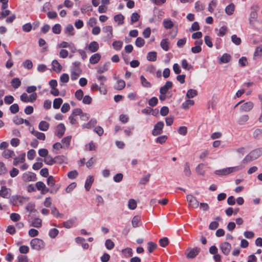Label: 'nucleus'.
<instances>
[{"label": "nucleus", "instance_id": "49530a36", "mask_svg": "<svg viewBox=\"0 0 262 262\" xmlns=\"http://www.w3.org/2000/svg\"><path fill=\"white\" fill-rule=\"evenodd\" d=\"M63 101L60 98H56L53 101V106L55 109H58L60 107Z\"/></svg>", "mask_w": 262, "mask_h": 262}, {"label": "nucleus", "instance_id": "13d9d810", "mask_svg": "<svg viewBox=\"0 0 262 262\" xmlns=\"http://www.w3.org/2000/svg\"><path fill=\"white\" fill-rule=\"evenodd\" d=\"M44 162L48 165H53L54 163H55V158L53 159L50 156L48 155L45 158Z\"/></svg>", "mask_w": 262, "mask_h": 262}, {"label": "nucleus", "instance_id": "e433bc0d", "mask_svg": "<svg viewBox=\"0 0 262 262\" xmlns=\"http://www.w3.org/2000/svg\"><path fill=\"white\" fill-rule=\"evenodd\" d=\"M125 86V82L124 80L120 79L117 80V83L114 85V88L117 90H122Z\"/></svg>", "mask_w": 262, "mask_h": 262}, {"label": "nucleus", "instance_id": "79ce46f5", "mask_svg": "<svg viewBox=\"0 0 262 262\" xmlns=\"http://www.w3.org/2000/svg\"><path fill=\"white\" fill-rule=\"evenodd\" d=\"M167 138H168V137L167 136L162 135V136H159L158 137H157L155 140V142L157 143H159L160 144H163L166 142Z\"/></svg>", "mask_w": 262, "mask_h": 262}, {"label": "nucleus", "instance_id": "dca6fc26", "mask_svg": "<svg viewBox=\"0 0 262 262\" xmlns=\"http://www.w3.org/2000/svg\"><path fill=\"white\" fill-rule=\"evenodd\" d=\"M36 188L38 190L41 191L42 194H45L49 192V189L46 186V185L42 182L39 181L35 184Z\"/></svg>", "mask_w": 262, "mask_h": 262}, {"label": "nucleus", "instance_id": "f03ea898", "mask_svg": "<svg viewBox=\"0 0 262 262\" xmlns=\"http://www.w3.org/2000/svg\"><path fill=\"white\" fill-rule=\"evenodd\" d=\"M244 167V165H240L233 167H229L217 170L215 171V173L217 176H227L232 173L237 172L242 170Z\"/></svg>", "mask_w": 262, "mask_h": 262}, {"label": "nucleus", "instance_id": "0e129e2a", "mask_svg": "<svg viewBox=\"0 0 262 262\" xmlns=\"http://www.w3.org/2000/svg\"><path fill=\"white\" fill-rule=\"evenodd\" d=\"M145 44L144 40L141 37H138L135 41V45L137 47L141 48Z\"/></svg>", "mask_w": 262, "mask_h": 262}, {"label": "nucleus", "instance_id": "e2e57ef3", "mask_svg": "<svg viewBox=\"0 0 262 262\" xmlns=\"http://www.w3.org/2000/svg\"><path fill=\"white\" fill-rule=\"evenodd\" d=\"M96 78L97 80L100 82L101 87H103L104 83L107 80L106 77L103 75H97Z\"/></svg>", "mask_w": 262, "mask_h": 262}, {"label": "nucleus", "instance_id": "c756f323", "mask_svg": "<svg viewBox=\"0 0 262 262\" xmlns=\"http://www.w3.org/2000/svg\"><path fill=\"white\" fill-rule=\"evenodd\" d=\"M2 156L6 159H9L15 156L14 151L10 149H5L2 153Z\"/></svg>", "mask_w": 262, "mask_h": 262}, {"label": "nucleus", "instance_id": "b1692460", "mask_svg": "<svg viewBox=\"0 0 262 262\" xmlns=\"http://www.w3.org/2000/svg\"><path fill=\"white\" fill-rule=\"evenodd\" d=\"M49 123L45 121H40L38 125L39 129L43 132L47 131L49 128Z\"/></svg>", "mask_w": 262, "mask_h": 262}, {"label": "nucleus", "instance_id": "5701e85b", "mask_svg": "<svg viewBox=\"0 0 262 262\" xmlns=\"http://www.w3.org/2000/svg\"><path fill=\"white\" fill-rule=\"evenodd\" d=\"M53 70L56 73H59L62 70V66L57 60H54L52 62Z\"/></svg>", "mask_w": 262, "mask_h": 262}, {"label": "nucleus", "instance_id": "3c124183", "mask_svg": "<svg viewBox=\"0 0 262 262\" xmlns=\"http://www.w3.org/2000/svg\"><path fill=\"white\" fill-rule=\"evenodd\" d=\"M67 160V158L64 156H58L55 157V163L58 164L66 163Z\"/></svg>", "mask_w": 262, "mask_h": 262}, {"label": "nucleus", "instance_id": "4c0bfd02", "mask_svg": "<svg viewBox=\"0 0 262 262\" xmlns=\"http://www.w3.org/2000/svg\"><path fill=\"white\" fill-rule=\"evenodd\" d=\"M74 29L73 26L72 25L69 24L64 29V32L69 36H73L74 34Z\"/></svg>", "mask_w": 262, "mask_h": 262}, {"label": "nucleus", "instance_id": "39448f33", "mask_svg": "<svg viewBox=\"0 0 262 262\" xmlns=\"http://www.w3.org/2000/svg\"><path fill=\"white\" fill-rule=\"evenodd\" d=\"M82 73V70L80 67V62L73 63V67L71 70V78L72 80H76Z\"/></svg>", "mask_w": 262, "mask_h": 262}, {"label": "nucleus", "instance_id": "4be33fe9", "mask_svg": "<svg viewBox=\"0 0 262 262\" xmlns=\"http://www.w3.org/2000/svg\"><path fill=\"white\" fill-rule=\"evenodd\" d=\"M25 209L30 213L36 212V210L35 209V204L33 202L28 203L25 207Z\"/></svg>", "mask_w": 262, "mask_h": 262}, {"label": "nucleus", "instance_id": "72a5a7b5", "mask_svg": "<svg viewBox=\"0 0 262 262\" xmlns=\"http://www.w3.org/2000/svg\"><path fill=\"white\" fill-rule=\"evenodd\" d=\"M88 49L91 52H95L99 49V45L95 41H92L89 44Z\"/></svg>", "mask_w": 262, "mask_h": 262}, {"label": "nucleus", "instance_id": "de8ad7c7", "mask_svg": "<svg viewBox=\"0 0 262 262\" xmlns=\"http://www.w3.org/2000/svg\"><path fill=\"white\" fill-rule=\"evenodd\" d=\"M103 30L107 34L108 37L111 38L113 36V28L112 26H106L103 28Z\"/></svg>", "mask_w": 262, "mask_h": 262}, {"label": "nucleus", "instance_id": "c03bdc74", "mask_svg": "<svg viewBox=\"0 0 262 262\" xmlns=\"http://www.w3.org/2000/svg\"><path fill=\"white\" fill-rule=\"evenodd\" d=\"M137 206V202L133 199H130L128 201V208L130 210H134L136 208Z\"/></svg>", "mask_w": 262, "mask_h": 262}, {"label": "nucleus", "instance_id": "2f4dec72", "mask_svg": "<svg viewBox=\"0 0 262 262\" xmlns=\"http://www.w3.org/2000/svg\"><path fill=\"white\" fill-rule=\"evenodd\" d=\"M230 59L231 56L227 53H224L219 59V63L220 64L228 63Z\"/></svg>", "mask_w": 262, "mask_h": 262}, {"label": "nucleus", "instance_id": "8fccbe9b", "mask_svg": "<svg viewBox=\"0 0 262 262\" xmlns=\"http://www.w3.org/2000/svg\"><path fill=\"white\" fill-rule=\"evenodd\" d=\"M198 94L196 90L193 89H190L188 90L186 97L187 98H192L196 96Z\"/></svg>", "mask_w": 262, "mask_h": 262}, {"label": "nucleus", "instance_id": "37998d69", "mask_svg": "<svg viewBox=\"0 0 262 262\" xmlns=\"http://www.w3.org/2000/svg\"><path fill=\"white\" fill-rule=\"evenodd\" d=\"M235 7L233 4H229L225 8V12L228 15H232L234 11Z\"/></svg>", "mask_w": 262, "mask_h": 262}, {"label": "nucleus", "instance_id": "f704fd0d", "mask_svg": "<svg viewBox=\"0 0 262 262\" xmlns=\"http://www.w3.org/2000/svg\"><path fill=\"white\" fill-rule=\"evenodd\" d=\"M249 120V116L248 115H243L238 117L237 122L239 125L245 124Z\"/></svg>", "mask_w": 262, "mask_h": 262}, {"label": "nucleus", "instance_id": "f3484780", "mask_svg": "<svg viewBox=\"0 0 262 262\" xmlns=\"http://www.w3.org/2000/svg\"><path fill=\"white\" fill-rule=\"evenodd\" d=\"M11 190L6 186H2L0 190V196L4 198H8L10 194Z\"/></svg>", "mask_w": 262, "mask_h": 262}, {"label": "nucleus", "instance_id": "2eb2a0df", "mask_svg": "<svg viewBox=\"0 0 262 262\" xmlns=\"http://www.w3.org/2000/svg\"><path fill=\"white\" fill-rule=\"evenodd\" d=\"M66 127L63 124L60 123L57 126L55 135L59 138H61L64 134Z\"/></svg>", "mask_w": 262, "mask_h": 262}, {"label": "nucleus", "instance_id": "473e14b6", "mask_svg": "<svg viewBox=\"0 0 262 262\" xmlns=\"http://www.w3.org/2000/svg\"><path fill=\"white\" fill-rule=\"evenodd\" d=\"M91 89L93 91H96L99 90L100 92L104 95H105L107 91L105 88H100L98 86V85L96 83H93L91 86Z\"/></svg>", "mask_w": 262, "mask_h": 262}, {"label": "nucleus", "instance_id": "603ef678", "mask_svg": "<svg viewBox=\"0 0 262 262\" xmlns=\"http://www.w3.org/2000/svg\"><path fill=\"white\" fill-rule=\"evenodd\" d=\"M147 59L148 61H156L157 59V53L156 52H149L147 55Z\"/></svg>", "mask_w": 262, "mask_h": 262}, {"label": "nucleus", "instance_id": "5fc2aeb1", "mask_svg": "<svg viewBox=\"0 0 262 262\" xmlns=\"http://www.w3.org/2000/svg\"><path fill=\"white\" fill-rule=\"evenodd\" d=\"M123 46V42L121 41H115L113 43V46L116 50H120Z\"/></svg>", "mask_w": 262, "mask_h": 262}, {"label": "nucleus", "instance_id": "4468645a", "mask_svg": "<svg viewBox=\"0 0 262 262\" xmlns=\"http://www.w3.org/2000/svg\"><path fill=\"white\" fill-rule=\"evenodd\" d=\"M29 222L30 226L36 228H39L42 226V220L38 217L31 218L29 220Z\"/></svg>", "mask_w": 262, "mask_h": 262}, {"label": "nucleus", "instance_id": "20e7f679", "mask_svg": "<svg viewBox=\"0 0 262 262\" xmlns=\"http://www.w3.org/2000/svg\"><path fill=\"white\" fill-rule=\"evenodd\" d=\"M29 200V198L20 195H13L10 200L9 203L13 206L22 205Z\"/></svg>", "mask_w": 262, "mask_h": 262}, {"label": "nucleus", "instance_id": "052dcab7", "mask_svg": "<svg viewBox=\"0 0 262 262\" xmlns=\"http://www.w3.org/2000/svg\"><path fill=\"white\" fill-rule=\"evenodd\" d=\"M10 219L13 222H18L20 220L21 217L20 215L18 213H12L10 215Z\"/></svg>", "mask_w": 262, "mask_h": 262}, {"label": "nucleus", "instance_id": "6e6552de", "mask_svg": "<svg viewBox=\"0 0 262 262\" xmlns=\"http://www.w3.org/2000/svg\"><path fill=\"white\" fill-rule=\"evenodd\" d=\"M20 98L24 102H33L37 98V94L34 93L28 96L26 93H24L20 96Z\"/></svg>", "mask_w": 262, "mask_h": 262}, {"label": "nucleus", "instance_id": "ddd939ff", "mask_svg": "<svg viewBox=\"0 0 262 262\" xmlns=\"http://www.w3.org/2000/svg\"><path fill=\"white\" fill-rule=\"evenodd\" d=\"M187 201L189 203V205L191 207L196 208L199 206V202L191 194L186 196Z\"/></svg>", "mask_w": 262, "mask_h": 262}, {"label": "nucleus", "instance_id": "a19ab883", "mask_svg": "<svg viewBox=\"0 0 262 262\" xmlns=\"http://www.w3.org/2000/svg\"><path fill=\"white\" fill-rule=\"evenodd\" d=\"M124 16L121 14H117L114 16V20L118 23V25H122L124 23Z\"/></svg>", "mask_w": 262, "mask_h": 262}, {"label": "nucleus", "instance_id": "bf43d9fd", "mask_svg": "<svg viewBox=\"0 0 262 262\" xmlns=\"http://www.w3.org/2000/svg\"><path fill=\"white\" fill-rule=\"evenodd\" d=\"M21 84V82L18 78H15L12 80L11 84L14 89L18 88Z\"/></svg>", "mask_w": 262, "mask_h": 262}, {"label": "nucleus", "instance_id": "c85d7f7f", "mask_svg": "<svg viewBox=\"0 0 262 262\" xmlns=\"http://www.w3.org/2000/svg\"><path fill=\"white\" fill-rule=\"evenodd\" d=\"M163 25L165 29H170L173 26V23L170 19H164L163 21Z\"/></svg>", "mask_w": 262, "mask_h": 262}, {"label": "nucleus", "instance_id": "6e6d98bb", "mask_svg": "<svg viewBox=\"0 0 262 262\" xmlns=\"http://www.w3.org/2000/svg\"><path fill=\"white\" fill-rule=\"evenodd\" d=\"M157 247L156 244L149 242L147 243L148 250L149 253L152 252Z\"/></svg>", "mask_w": 262, "mask_h": 262}, {"label": "nucleus", "instance_id": "9b49d317", "mask_svg": "<svg viewBox=\"0 0 262 262\" xmlns=\"http://www.w3.org/2000/svg\"><path fill=\"white\" fill-rule=\"evenodd\" d=\"M220 248L224 254L228 255L231 251V245L227 242H224L220 245Z\"/></svg>", "mask_w": 262, "mask_h": 262}, {"label": "nucleus", "instance_id": "f257e3e1", "mask_svg": "<svg viewBox=\"0 0 262 262\" xmlns=\"http://www.w3.org/2000/svg\"><path fill=\"white\" fill-rule=\"evenodd\" d=\"M262 155V147L258 148L252 150L246 155L242 161L244 164L248 163L253 161Z\"/></svg>", "mask_w": 262, "mask_h": 262}, {"label": "nucleus", "instance_id": "cd10ccee", "mask_svg": "<svg viewBox=\"0 0 262 262\" xmlns=\"http://www.w3.org/2000/svg\"><path fill=\"white\" fill-rule=\"evenodd\" d=\"M172 86V83L171 81H167L165 85L160 88V92L166 94L168 90L171 89Z\"/></svg>", "mask_w": 262, "mask_h": 262}, {"label": "nucleus", "instance_id": "a878e982", "mask_svg": "<svg viewBox=\"0 0 262 262\" xmlns=\"http://www.w3.org/2000/svg\"><path fill=\"white\" fill-rule=\"evenodd\" d=\"M72 136H69L67 137H64L61 140V144L62 146H63L64 148H69L70 142L71 141Z\"/></svg>", "mask_w": 262, "mask_h": 262}, {"label": "nucleus", "instance_id": "9d476101", "mask_svg": "<svg viewBox=\"0 0 262 262\" xmlns=\"http://www.w3.org/2000/svg\"><path fill=\"white\" fill-rule=\"evenodd\" d=\"M22 180L26 183L35 181L36 180V175L35 173L31 172H26L23 174Z\"/></svg>", "mask_w": 262, "mask_h": 262}, {"label": "nucleus", "instance_id": "c9c22d12", "mask_svg": "<svg viewBox=\"0 0 262 262\" xmlns=\"http://www.w3.org/2000/svg\"><path fill=\"white\" fill-rule=\"evenodd\" d=\"M109 69V63H105L103 66L97 68V72L99 74H102L107 71Z\"/></svg>", "mask_w": 262, "mask_h": 262}, {"label": "nucleus", "instance_id": "1a4fd4ad", "mask_svg": "<svg viewBox=\"0 0 262 262\" xmlns=\"http://www.w3.org/2000/svg\"><path fill=\"white\" fill-rule=\"evenodd\" d=\"M200 251V248L196 247L193 248H188L187 249L188 252L186 254V257L188 258L193 259L199 254Z\"/></svg>", "mask_w": 262, "mask_h": 262}, {"label": "nucleus", "instance_id": "a211bd4d", "mask_svg": "<svg viewBox=\"0 0 262 262\" xmlns=\"http://www.w3.org/2000/svg\"><path fill=\"white\" fill-rule=\"evenodd\" d=\"M31 133L39 140H45V138H46L45 135L42 133L35 130L34 129V128H32V130H31Z\"/></svg>", "mask_w": 262, "mask_h": 262}, {"label": "nucleus", "instance_id": "ea45409f", "mask_svg": "<svg viewBox=\"0 0 262 262\" xmlns=\"http://www.w3.org/2000/svg\"><path fill=\"white\" fill-rule=\"evenodd\" d=\"M194 102L192 100L188 99L187 100H186L185 102H184L182 104V106L183 108L185 110L188 109L190 107L194 105Z\"/></svg>", "mask_w": 262, "mask_h": 262}, {"label": "nucleus", "instance_id": "338daca9", "mask_svg": "<svg viewBox=\"0 0 262 262\" xmlns=\"http://www.w3.org/2000/svg\"><path fill=\"white\" fill-rule=\"evenodd\" d=\"M203 167L204 165L203 164H200L196 167V172L200 175L203 176L205 174V171L203 170Z\"/></svg>", "mask_w": 262, "mask_h": 262}, {"label": "nucleus", "instance_id": "f8f14e48", "mask_svg": "<svg viewBox=\"0 0 262 262\" xmlns=\"http://www.w3.org/2000/svg\"><path fill=\"white\" fill-rule=\"evenodd\" d=\"M253 103L248 101L242 104L239 107V110L241 112H248L253 108Z\"/></svg>", "mask_w": 262, "mask_h": 262}, {"label": "nucleus", "instance_id": "58836bf2", "mask_svg": "<svg viewBox=\"0 0 262 262\" xmlns=\"http://www.w3.org/2000/svg\"><path fill=\"white\" fill-rule=\"evenodd\" d=\"M97 123V121L95 119H92L88 123L83 124L82 125L83 128L90 129L94 126Z\"/></svg>", "mask_w": 262, "mask_h": 262}, {"label": "nucleus", "instance_id": "bb28decb", "mask_svg": "<svg viewBox=\"0 0 262 262\" xmlns=\"http://www.w3.org/2000/svg\"><path fill=\"white\" fill-rule=\"evenodd\" d=\"M101 58V55L99 53H95L92 55L90 58V62L91 64H96L99 62Z\"/></svg>", "mask_w": 262, "mask_h": 262}, {"label": "nucleus", "instance_id": "09e8293b", "mask_svg": "<svg viewBox=\"0 0 262 262\" xmlns=\"http://www.w3.org/2000/svg\"><path fill=\"white\" fill-rule=\"evenodd\" d=\"M51 213L57 218H62L63 214L59 213L58 210L55 207L51 208Z\"/></svg>", "mask_w": 262, "mask_h": 262}, {"label": "nucleus", "instance_id": "864d4df0", "mask_svg": "<svg viewBox=\"0 0 262 262\" xmlns=\"http://www.w3.org/2000/svg\"><path fill=\"white\" fill-rule=\"evenodd\" d=\"M254 56L255 57L262 56V44L257 47L255 49Z\"/></svg>", "mask_w": 262, "mask_h": 262}, {"label": "nucleus", "instance_id": "7ed1b4c3", "mask_svg": "<svg viewBox=\"0 0 262 262\" xmlns=\"http://www.w3.org/2000/svg\"><path fill=\"white\" fill-rule=\"evenodd\" d=\"M259 9L258 5H254L251 7L252 11L250 12L249 21L250 25L254 29L259 30V28L257 27L256 24L258 23L259 21L257 19V11Z\"/></svg>", "mask_w": 262, "mask_h": 262}, {"label": "nucleus", "instance_id": "680f3d73", "mask_svg": "<svg viewBox=\"0 0 262 262\" xmlns=\"http://www.w3.org/2000/svg\"><path fill=\"white\" fill-rule=\"evenodd\" d=\"M217 2L216 0H212L210 2V3L209 4L208 6V11L210 12H212L215 8L216 6Z\"/></svg>", "mask_w": 262, "mask_h": 262}, {"label": "nucleus", "instance_id": "7c9ffc66", "mask_svg": "<svg viewBox=\"0 0 262 262\" xmlns=\"http://www.w3.org/2000/svg\"><path fill=\"white\" fill-rule=\"evenodd\" d=\"M169 41L168 39L165 38L161 40L160 46L165 51H167L169 49Z\"/></svg>", "mask_w": 262, "mask_h": 262}, {"label": "nucleus", "instance_id": "aec40b11", "mask_svg": "<svg viewBox=\"0 0 262 262\" xmlns=\"http://www.w3.org/2000/svg\"><path fill=\"white\" fill-rule=\"evenodd\" d=\"M25 154L23 153L14 158L13 163V165L17 166L19 163H23L25 160Z\"/></svg>", "mask_w": 262, "mask_h": 262}, {"label": "nucleus", "instance_id": "774afa93", "mask_svg": "<svg viewBox=\"0 0 262 262\" xmlns=\"http://www.w3.org/2000/svg\"><path fill=\"white\" fill-rule=\"evenodd\" d=\"M262 135V129L260 128L256 129L253 133V137L255 139H259Z\"/></svg>", "mask_w": 262, "mask_h": 262}, {"label": "nucleus", "instance_id": "412c9836", "mask_svg": "<svg viewBox=\"0 0 262 262\" xmlns=\"http://www.w3.org/2000/svg\"><path fill=\"white\" fill-rule=\"evenodd\" d=\"M94 179L93 176H88V177L87 178V179L85 181V185H84V187L87 191H89L93 183L94 182Z\"/></svg>", "mask_w": 262, "mask_h": 262}, {"label": "nucleus", "instance_id": "423d86ee", "mask_svg": "<svg viewBox=\"0 0 262 262\" xmlns=\"http://www.w3.org/2000/svg\"><path fill=\"white\" fill-rule=\"evenodd\" d=\"M30 245L32 249L39 250L44 248V242L39 238H34L30 242Z\"/></svg>", "mask_w": 262, "mask_h": 262}, {"label": "nucleus", "instance_id": "4d7b16f0", "mask_svg": "<svg viewBox=\"0 0 262 262\" xmlns=\"http://www.w3.org/2000/svg\"><path fill=\"white\" fill-rule=\"evenodd\" d=\"M178 133L182 136H186L187 133V127L185 126H182L178 129Z\"/></svg>", "mask_w": 262, "mask_h": 262}, {"label": "nucleus", "instance_id": "393cba45", "mask_svg": "<svg viewBox=\"0 0 262 262\" xmlns=\"http://www.w3.org/2000/svg\"><path fill=\"white\" fill-rule=\"evenodd\" d=\"M76 217L72 218V219H70V220L67 221L66 222H64L63 223V225L66 228H71L74 226V225L76 223Z\"/></svg>", "mask_w": 262, "mask_h": 262}, {"label": "nucleus", "instance_id": "a18cd8bd", "mask_svg": "<svg viewBox=\"0 0 262 262\" xmlns=\"http://www.w3.org/2000/svg\"><path fill=\"white\" fill-rule=\"evenodd\" d=\"M141 221L140 217L136 215L133 217L132 221V224L134 228H136L137 227L139 226V223Z\"/></svg>", "mask_w": 262, "mask_h": 262}, {"label": "nucleus", "instance_id": "69168bd1", "mask_svg": "<svg viewBox=\"0 0 262 262\" xmlns=\"http://www.w3.org/2000/svg\"><path fill=\"white\" fill-rule=\"evenodd\" d=\"M232 152L238 154L239 156H243L245 153V149L243 147H241L236 149H233Z\"/></svg>", "mask_w": 262, "mask_h": 262}, {"label": "nucleus", "instance_id": "0eeeda50", "mask_svg": "<svg viewBox=\"0 0 262 262\" xmlns=\"http://www.w3.org/2000/svg\"><path fill=\"white\" fill-rule=\"evenodd\" d=\"M164 123L162 121L158 122L154 126L152 130V135L154 136H157L161 135L163 133V129L164 128Z\"/></svg>", "mask_w": 262, "mask_h": 262}, {"label": "nucleus", "instance_id": "6ab92c4d", "mask_svg": "<svg viewBox=\"0 0 262 262\" xmlns=\"http://www.w3.org/2000/svg\"><path fill=\"white\" fill-rule=\"evenodd\" d=\"M140 79L141 84L143 87L146 89H149L151 87V83L149 81H148L144 76H140Z\"/></svg>", "mask_w": 262, "mask_h": 262}]
</instances>
